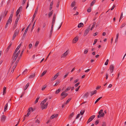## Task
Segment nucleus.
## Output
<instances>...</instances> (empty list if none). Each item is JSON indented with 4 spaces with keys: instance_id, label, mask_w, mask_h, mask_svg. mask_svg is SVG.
<instances>
[{
    "instance_id": "2eb2a0df",
    "label": "nucleus",
    "mask_w": 126,
    "mask_h": 126,
    "mask_svg": "<svg viewBox=\"0 0 126 126\" xmlns=\"http://www.w3.org/2000/svg\"><path fill=\"white\" fill-rule=\"evenodd\" d=\"M89 95V93L87 92L85 93V94L83 96V98H87Z\"/></svg>"
},
{
    "instance_id": "49530a36",
    "label": "nucleus",
    "mask_w": 126,
    "mask_h": 126,
    "mask_svg": "<svg viewBox=\"0 0 126 126\" xmlns=\"http://www.w3.org/2000/svg\"><path fill=\"white\" fill-rule=\"evenodd\" d=\"M102 98V97H101L98 98L95 102V104H96V103L99 101V100Z\"/></svg>"
},
{
    "instance_id": "a878e982",
    "label": "nucleus",
    "mask_w": 126,
    "mask_h": 126,
    "mask_svg": "<svg viewBox=\"0 0 126 126\" xmlns=\"http://www.w3.org/2000/svg\"><path fill=\"white\" fill-rule=\"evenodd\" d=\"M118 36H119V33H118L117 34V35H116V39L115 41V43L116 42L117 43L118 40Z\"/></svg>"
},
{
    "instance_id": "69168bd1",
    "label": "nucleus",
    "mask_w": 126,
    "mask_h": 126,
    "mask_svg": "<svg viewBox=\"0 0 126 126\" xmlns=\"http://www.w3.org/2000/svg\"><path fill=\"white\" fill-rule=\"evenodd\" d=\"M32 45L31 44H29V49L31 48L32 47Z\"/></svg>"
},
{
    "instance_id": "09e8293b",
    "label": "nucleus",
    "mask_w": 126,
    "mask_h": 126,
    "mask_svg": "<svg viewBox=\"0 0 126 126\" xmlns=\"http://www.w3.org/2000/svg\"><path fill=\"white\" fill-rule=\"evenodd\" d=\"M24 48H23L22 49V51H21V53L20 54V57L21 56L22 54H23V52L24 51Z\"/></svg>"
},
{
    "instance_id": "13d9d810",
    "label": "nucleus",
    "mask_w": 126,
    "mask_h": 126,
    "mask_svg": "<svg viewBox=\"0 0 126 126\" xmlns=\"http://www.w3.org/2000/svg\"><path fill=\"white\" fill-rule=\"evenodd\" d=\"M115 7V5L114 4H113L112 7L111 8V10H113L114 8Z\"/></svg>"
},
{
    "instance_id": "423d86ee",
    "label": "nucleus",
    "mask_w": 126,
    "mask_h": 126,
    "mask_svg": "<svg viewBox=\"0 0 126 126\" xmlns=\"http://www.w3.org/2000/svg\"><path fill=\"white\" fill-rule=\"evenodd\" d=\"M95 117V116L94 115H93L91 116L88 121L87 123L88 124Z\"/></svg>"
},
{
    "instance_id": "1a4fd4ad",
    "label": "nucleus",
    "mask_w": 126,
    "mask_h": 126,
    "mask_svg": "<svg viewBox=\"0 0 126 126\" xmlns=\"http://www.w3.org/2000/svg\"><path fill=\"white\" fill-rule=\"evenodd\" d=\"M13 12H11L10 16L9 17V18L7 21H8V22H10V21H12V17L13 15Z\"/></svg>"
},
{
    "instance_id": "39448f33",
    "label": "nucleus",
    "mask_w": 126,
    "mask_h": 126,
    "mask_svg": "<svg viewBox=\"0 0 126 126\" xmlns=\"http://www.w3.org/2000/svg\"><path fill=\"white\" fill-rule=\"evenodd\" d=\"M114 68V66L112 64L110 65V69L111 73H112L113 72Z\"/></svg>"
},
{
    "instance_id": "6ab92c4d",
    "label": "nucleus",
    "mask_w": 126,
    "mask_h": 126,
    "mask_svg": "<svg viewBox=\"0 0 126 126\" xmlns=\"http://www.w3.org/2000/svg\"><path fill=\"white\" fill-rule=\"evenodd\" d=\"M97 92V91L96 90H95L94 91L91 92H90V93L91 94V96H92L93 95L95 94Z\"/></svg>"
},
{
    "instance_id": "3c124183",
    "label": "nucleus",
    "mask_w": 126,
    "mask_h": 126,
    "mask_svg": "<svg viewBox=\"0 0 126 126\" xmlns=\"http://www.w3.org/2000/svg\"><path fill=\"white\" fill-rule=\"evenodd\" d=\"M47 87V86L45 85L42 88V91H44L45 89V88L46 87Z\"/></svg>"
},
{
    "instance_id": "b1692460",
    "label": "nucleus",
    "mask_w": 126,
    "mask_h": 126,
    "mask_svg": "<svg viewBox=\"0 0 126 126\" xmlns=\"http://www.w3.org/2000/svg\"><path fill=\"white\" fill-rule=\"evenodd\" d=\"M83 24L82 23H80L78 24V28H80L83 27Z\"/></svg>"
},
{
    "instance_id": "9b49d317",
    "label": "nucleus",
    "mask_w": 126,
    "mask_h": 126,
    "mask_svg": "<svg viewBox=\"0 0 126 126\" xmlns=\"http://www.w3.org/2000/svg\"><path fill=\"white\" fill-rule=\"evenodd\" d=\"M16 57L14 56V55H13L12 59H13L12 63V65H11L13 64L16 61V60L17 58V57L16 58Z\"/></svg>"
},
{
    "instance_id": "5701e85b",
    "label": "nucleus",
    "mask_w": 126,
    "mask_h": 126,
    "mask_svg": "<svg viewBox=\"0 0 126 126\" xmlns=\"http://www.w3.org/2000/svg\"><path fill=\"white\" fill-rule=\"evenodd\" d=\"M20 50H19L17 53H16V54H15V55H14V56L16 57V58L17 57H18V56L19 54L20 53Z\"/></svg>"
},
{
    "instance_id": "052dcab7",
    "label": "nucleus",
    "mask_w": 126,
    "mask_h": 126,
    "mask_svg": "<svg viewBox=\"0 0 126 126\" xmlns=\"http://www.w3.org/2000/svg\"><path fill=\"white\" fill-rule=\"evenodd\" d=\"M97 39H95L94 40V41L93 44V45H94L97 42Z\"/></svg>"
},
{
    "instance_id": "79ce46f5",
    "label": "nucleus",
    "mask_w": 126,
    "mask_h": 126,
    "mask_svg": "<svg viewBox=\"0 0 126 126\" xmlns=\"http://www.w3.org/2000/svg\"><path fill=\"white\" fill-rule=\"evenodd\" d=\"M18 49H18V48H17L16 49V50H15V51L14 53L13 54V55H15V54L17 52V51L18 50Z\"/></svg>"
},
{
    "instance_id": "20e7f679",
    "label": "nucleus",
    "mask_w": 126,
    "mask_h": 126,
    "mask_svg": "<svg viewBox=\"0 0 126 126\" xmlns=\"http://www.w3.org/2000/svg\"><path fill=\"white\" fill-rule=\"evenodd\" d=\"M30 25H31V24H30L28 25V26L27 27V28L25 30V32L24 33V34L23 35V37H22V39H23V38H24L25 37V35H26V33L28 31V29L29 28V27L30 26Z\"/></svg>"
},
{
    "instance_id": "cd10ccee",
    "label": "nucleus",
    "mask_w": 126,
    "mask_h": 126,
    "mask_svg": "<svg viewBox=\"0 0 126 126\" xmlns=\"http://www.w3.org/2000/svg\"><path fill=\"white\" fill-rule=\"evenodd\" d=\"M53 13V11L52 10L50 12H49L48 14V15L49 17H50L52 15Z\"/></svg>"
},
{
    "instance_id": "a211bd4d",
    "label": "nucleus",
    "mask_w": 126,
    "mask_h": 126,
    "mask_svg": "<svg viewBox=\"0 0 126 126\" xmlns=\"http://www.w3.org/2000/svg\"><path fill=\"white\" fill-rule=\"evenodd\" d=\"M6 118V117L4 115H3L1 118V120L2 121H4Z\"/></svg>"
},
{
    "instance_id": "774afa93",
    "label": "nucleus",
    "mask_w": 126,
    "mask_h": 126,
    "mask_svg": "<svg viewBox=\"0 0 126 126\" xmlns=\"http://www.w3.org/2000/svg\"><path fill=\"white\" fill-rule=\"evenodd\" d=\"M79 83H78L76 84L75 85V87H77L79 85Z\"/></svg>"
},
{
    "instance_id": "e433bc0d",
    "label": "nucleus",
    "mask_w": 126,
    "mask_h": 126,
    "mask_svg": "<svg viewBox=\"0 0 126 126\" xmlns=\"http://www.w3.org/2000/svg\"><path fill=\"white\" fill-rule=\"evenodd\" d=\"M84 112H85V110H81L80 112V115H83V114Z\"/></svg>"
},
{
    "instance_id": "5fc2aeb1",
    "label": "nucleus",
    "mask_w": 126,
    "mask_h": 126,
    "mask_svg": "<svg viewBox=\"0 0 126 126\" xmlns=\"http://www.w3.org/2000/svg\"><path fill=\"white\" fill-rule=\"evenodd\" d=\"M126 25V24L125 23H124L122 25V26H121V27H120V28H123V27H124L125 26V25Z\"/></svg>"
},
{
    "instance_id": "f03ea898",
    "label": "nucleus",
    "mask_w": 126,
    "mask_h": 126,
    "mask_svg": "<svg viewBox=\"0 0 126 126\" xmlns=\"http://www.w3.org/2000/svg\"><path fill=\"white\" fill-rule=\"evenodd\" d=\"M103 110H101L98 112L99 114L98 115L97 117L98 118H100V117H103L104 115V113L102 112Z\"/></svg>"
},
{
    "instance_id": "6e6552de",
    "label": "nucleus",
    "mask_w": 126,
    "mask_h": 126,
    "mask_svg": "<svg viewBox=\"0 0 126 126\" xmlns=\"http://www.w3.org/2000/svg\"><path fill=\"white\" fill-rule=\"evenodd\" d=\"M78 40V37L77 36L75 37L73 39L72 43H76Z\"/></svg>"
},
{
    "instance_id": "f257e3e1",
    "label": "nucleus",
    "mask_w": 126,
    "mask_h": 126,
    "mask_svg": "<svg viewBox=\"0 0 126 126\" xmlns=\"http://www.w3.org/2000/svg\"><path fill=\"white\" fill-rule=\"evenodd\" d=\"M19 32V30L16 29L14 33L13 34L12 38V40H13L15 38L16 36L17 35Z\"/></svg>"
},
{
    "instance_id": "0e129e2a",
    "label": "nucleus",
    "mask_w": 126,
    "mask_h": 126,
    "mask_svg": "<svg viewBox=\"0 0 126 126\" xmlns=\"http://www.w3.org/2000/svg\"><path fill=\"white\" fill-rule=\"evenodd\" d=\"M91 8H90L87 10V12H90L91 11Z\"/></svg>"
},
{
    "instance_id": "c9c22d12",
    "label": "nucleus",
    "mask_w": 126,
    "mask_h": 126,
    "mask_svg": "<svg viewBox=\"0 0 126 126\" xmlns=\"http://www.w3.org/2000/svg\"><path fill=\"white\" fill-rule=\"evenodd\" d=\"M53 29H51V30L50 32V37H51L52 35V33L53 32Z\"/></svg>"
},
{
    "instance_id": "864d4df0",
    "label": "nucleus",
    "mask_w": 126,
    "mask_h": 126,
    "mask_svg": "<svg viewBox=\"0 0 126 126\" xmlns=\"http://www.w3.org/2000/svg\"><path fill=\"white\" fill-rule=\"evenodd\" d=\"M108 62H109V59H108L106 60L105 63V65H107L108 64Z\"/></svg>"
},
{
    "instance_id": "412c9836",
    "label": "nucleus",
    "mask_w": 126,
    "mask_h": 126,
    "mask_svg": "<svg viewBox=\"0 0 126 126\" xmlns=\"http://www.w3.org/2000/svg\"><path fill=\"white\" fill-rule=\"evenodd\" d=\"M35 76V74L32 73L31 75H30L29 77V78L30 79H31L32 78L34 77Z\"/></svg>"
},
{
    "instance_id": "4be33fe9",
    "label": "nucleus",
    "mask_w": 126,
    "mask_h": 126,
    "mask_svg": "<svg viewBox=\"0 0 126 126\" xmlns=\"http://www.w3.org/2000/svg\"><path fill=\"white\" fill-rule=\"evenodd\" d=\"M47 100V99H44L43 101L41 103V105H44V103L46 102V101Z\"/></svg>"
},
{
    "instance_id": "9d476101",
    "label": "nucleus",
    "mask_w": 126,
    "mask_h": 126,
    "mask_svg": "<svg viewBox=\"0 0 126 126\" xmlns=\"http://www.w3.org/2000/svg\"><path fill=\"white\" fill-rule=\"evenodd\" d=\"M60 72H58L52 78L51 81H53L58 76L59 74H60Z\"/></svg>"
},
{
    "instance_id": "ea45409f",
    "label": "nucleus",
    "mask_w": 126,
    "mask_h": 126,
    "mask_svg": "<svg viewBox=\"0 0 126 126\" xmlns=\"http://www.w3.org/2000/svg\"><path fill=\"white\" fill-rule=\"evenodd\" d=\"M61 89H59L57 90L55 92L56 94H58L61 91Z\"/></svg>"
},
{
    "instance_id": "f704fd0d",
    "label": "nucleus",
    "mask_w": 126,
    "mask_h": 126,
    "mask_svg": "<svg viewBox=\"0 0 126 126\" xmlns=\"http://www.w3.org/2000/svg\"><path fill=\"white\" fill-rule=\"evenodd\" d=\"M55 18L53 17L52 23H53V24H54L55 22Z\"/></svg>"
},
{
    "instance_id": "72a5a7b5",
    "label": "nucleus",
    "mask_w": 126,
    "mask_h": 126,
    "mask_svg": "<svg viewBox=\"0 0 126 126\" xmlns=\"http://www.w3.org/2000/svg\"><path fill=\"white\" fill-rule=\"evenodd\" d=\"M75 2H72L71 4V6L72 7H74L75 5Z\"/></svg>"
},
{
    "instance_id": "f8f14e48",
    "label": "nucleus",
    "mask_w": 126,
    "mask_h": 126,
    "mask_svg": "<svg viewBox=\"0 0 126 126\" xmlns=\"http://www.w3.org/2000/svg\"><path fill=\"white\" fill-rule=\"evenodd\" d=\"M38 6H37V7L36 8V9L35 13L33 15V18H35V17L36 15V14L37 12V11L38 10Z\"/></svg>"
},
{
    "instance_id": "2f4dec72",
    "label": "nucleus",
    "mask_w": 126,
    "mask_h": 126,
    "mask_svg": "<svg viewBox=\"0 0 126 126\" xmlns=\"http://www.w3.org/2000/svg\"><path fill=\"white\" fill-rule=\"evenodd\" d=\"M27 72V69H25L22 73L23 74H25Z\"/></svg>"
},
{
    "instance_id": "aec40b11",
    "label": "nucleus",
    "mask_w": 126,
    "mask_h": 126,
    "mask_svg": "<svg viewBox=\"0 0 126 126\" xmlns=\"http://www.w3.org/2000/svg\"><path fill=\"white\" fill-rule=\"evenodd\" d=\"M74 112H73L71 113L70 115L69 116V119H71L72 118V117L74 115Z\"/></svg>"
},
{
    "instance_id": "0eeeda50",
    "label": "nucleus",
    "mask_w": 126,
    "mask_h": 126,
    "mask_svg": "<svg viewBox=\"0 0 126 126\" xmlns=\"http://www.w3.org/2000/svg\"><path fill=\"white\" fill-rule=\"evenodd\" d=\"M48 103L47 102L46 103L45 105V104L43 105H41V108L42 110H43L44 109H46L48 106Z\"/></svg>"
},
{
    "instance_id": "393cba45",
    "label": "nucleus",
    "mask_w": 126,
    "mask_h": 126,
    "mask_svg": "<svg viewBox=\"0 0 126 126\" xmlns=\"http://www.w3.org/2000/svg\"><path fill=\"white\" fill-rule=\"evenodd\" d=\"M35 110V109H33L32 107H30L29 108L28 110H29V112H30L31 111H33Z\"/></svg>"
},
{
    "instance_id": "7c9ffc66",
    "label": "nucleus",
    "mask_w": 126,
    "mask_h": 126,
    "mask_svg": "<svg viewBox=\"0 0 126 126\" xmlns=\"http://www.w3.org/2000/svg\"><path fill=\"white\" fill-rule=\"evenodd\" d=\"M3 95H4V94L6 93V88L4 87L3 88Z\"/></svg>"
},
{
    "instance_id": "a18cd8bd",
    "label": "nucleus",
    "mask_w": 126,
    "mask_h": 126,
    "mask_svg": "<svg viewBox=\"0 0 126 126\" xmlns=\"http://www.w3.org/2000/svg\"><path fill=\"white\" fill-rule=\"evenodd\" d=\"M71 88L70 87H68L67 88H66V89L65 90L64 92H66L69 90L71 89Z\"/></svg>"
},
{
    "instance_id": "37998d69",
    "label": "nucleus",
    "mask_w": 126,
    "mask_h": 126,
    "mask_svg": "<svg viewBox=\"0 0 126 126\" xmlns=\"http://www.w3.org/2000/svg\"><path fill=\"white\" fill-rule=\"evenodd\" d=\"M20 11H19V10H17V11L16 15V16H17L18 15Z\"/></svg>"
},
{
    "instance_id": "58836bf2",
    "label": "nucleus",
    "mask_w": 126,
    "mask_h": 126,
    "mask_svg": "<svg viewBox=\"0 0 126 126\" xmlns=\"http://www.w3.org/2000/svg\"><path fill=\"white\" fill-rule=\"evenodd\" d=\"M39 98H40V97H38L36 98V100L35 101V102H34V104H35L36 103L38 102V100L39 99Z\"/></svg>"
},
{
    "instance_id": "f3484780",
    "label": "nucleus",
    "mask_w": 126,
    "mask_h": 126,
    "mask_svg": "<svg viewBox=\"0 0 126 126\" xmlns=\"http://www.w3.org/2000/svg\"><path fill=\"white\" fill-rule=\"evenodd\" d=\"M12 42H10L9 45V46H8V47H7L6 49L7 51H8L9 50V49L10 48L11 46H12Z\"/></svg>"
},
{
    "instance_id": "bf43d9fd",
    "label": "nucleus",
    "mask_w": 126,
    "mask_h": 126,
    "mask_svg": "<svg viewBox=\"0 0 126 126\" xmlns=\"http://www.w3.org/2000/svg\"><path fill=\"white\" fill-rule=\"evenodd\" d=\"M35 22H34L33 24V26L32 27V29H31V31H32V30L33 29V28H34V25H35Z\"/></svg>"
},
{
    "instance_id": "ddd939ff",
    "label": "nucleus",
    "mask_w": 126,
    "mask_h": 126,
    "mask_svg": "<svg viewBox=\"0 0 126 126\" xmlns=\"http://www.w3.org/2000/svg\"><path fill=\"white\" fill-rule=\"evenodd\" d=\"M58 116V114H53L50 117V119H52L54 118L57 117Z\"/></svg>"
},
{
    "instance_id": "c03bdc74",
    "label": "nucleus",
    "mask_w": 126,
    "mask_h": 126,
    "mask_svg": "<svg viewBox=\"0 0 126 126\" xmlns=\"http://www.w3.org/2000/svg\"><path fill=\"white\" fill-rule=\"evenodd\" d=\"M95 23H93V24L92 25V26L91 29V30H92L93 29V28H94V27L95 26Z\"/></svg>"
},
{
    "instance_id": "8fccbe9b",
    "label": "nucleus",
    "mask_w": 126,
    "mask_h": 126,
    "mask_svg": "<svg viewBox=\"0 0 126 126\" xmlns=\"http://www.w3.org/2000/svg\"><path fill=\"white\" fill-rule=\"evenodd\" d=\"M123 15V12H122L121 13V14L120 17V19H119V21H120V20L122 18Z\"/></svg>"
},
{
    "instance_id": "e2e57ef3",
    "label": "nucleus",
    "mask_w": 126,
    "mask_h": 126,
    "mask_svg": "<svg viewBox=\"0 0 126 126\" xmlns=\"http://www.w3.org/2000/svg\"><path fill=\"white\" fill-rule=\"evenodd\" d=\"M17 65H16V64H15L13 67V69L14 70V69L16 68Z\"/></svg>"
},
{
    "instance_id": "4c0bfd02",
    "label": "nucleus",
    "mask_w": 126,
    "mask_h": 126,
    "mask_svg": "<svg viewBox=\"0 0 126 126\" xmlns=\"http://www.w3.org/2000/svg\"><path fill=\"white\" fill-rule=\"evenodd\" d=\"M95 0H94L91 3L90 6H92L95 3Z\"/></svg>"
},
{
    "instance_id": "c756f323",
    "label": "nucleus",
    "mask_w": 126,
    "mask_h": 126,
    "mask_svg": "<svg viewBox=\"0 0 126 126\" xmlns=\"http://www.w3.org/2000/svg\"><path fill=\"white\" fill-rule=\"evenodd\" d=\"M47 71H45L42 73L40 75V77H42L46 73Z\"/></svg>"
},
{
    "instance_id": "de8ad7c7",
    "label": "nucleus",
    "mask_w": 126,
    "mask_h": 126,
    "mask_svg": "<svg viewBox=\"0 0 126 126\" xmlns=\"http://www.w3.org/2000/svg\"><path fill=\"white\" fill-rule=\"evenodd\" d=\"M30 112H29V110H28V112L27 113V114L25 115V117L26 116V117H28L29 115L31 113Z\"/></svg>"
},
{
    "instance_id": "4468645a",
    "label": "nucleus",
    "mask_w": 126,
    "mask_h": 126,
    "mask_svg": "<svg viewBox=\"0 0 126 126\" xmlns=\"http://www.w3.org/2000/svg\"><path fill=\"white\" fill-rule=\"evenodd\" d=\"M69 52V50H67L66 51L63 53V58L66 57L68 55V53Z\"/></svg>"
},
{
    "instance_id": "6e6d98bb",
    "label": "nucleus",
    "mask_w": 126,
    "mask_h": 126,
    "mask_svg": "<svg viewBox=\"0 0 126 126\" xmlns=\"http://www.w3.org/2000/svg\"><path fill=\"white\" fill-rule=\"evenodd\" d=\"M69 73V72L67 73L66 74L63 76V78H66V77L68 75Z\"/></svg>"
},
{
    "instance_id": "4d7b16f0",
    "label": "nucleus",
    "mask_w": 126,
    "mask_h": 126,
    "mask_svg": "<svg viewBox=\"0 0 126 126\" xmlns=\"http://www.w3.org/2000/svg\"><path fill=\"white\" fill-rule=\"evenodd\" d=\"M39 43V42L38 41H36V42L35 43V47L37 46L38 45V44Z\"/></svg>"
},
{
    "instance_id": "c85d7f7f",
    "label": "nucleus",
    "mask_w": 126,
    "mask_h": 126,
    "mask_svg": "<svg viewBox=\"0 0 126 126\" xmlns=\"http://www.w3.org/2000/svg\"><path fill=\"white\" fill-rule=\"evenodd\" d=\"M71 99L70 98H69L66 101V102L64 103V104L66 105L71 100Z\"/></svg>"
},
{
    "instance_id": "dca6fc26",
    "label": "nucleus",
    "mask_w": 126,
    "mask_h": 126,
    "mask_svg": "<svg viewBox=\"0 0 126 126\" xmlns=\"http://www.w3.org/2000/svg\"><path fill=\"white\" fill-rule=\"evenodd\" d=\"M20 15H18L17 16V18L16 20L15 23H16V24H17V22L19 19L20 17Z\"/></svg>"
},
{
    "instance_id": "603ef678",
    "label": "nucleus",
    "mask_w": 126,
    "mask_h": 126,
    "mask_svg": "<svg viewBox=\"0 0 126 126\" xmlns=\"http://www.w3.org/2000/svg\"><path fill=\"white\" fill-rule=\"evenodd\" d=\"M65 93V92H63V97H65L68 95L67 93Z\"/></svg>"
},
{
    "instance_id": "680f3d73",
    "label": "nucleus",
    "mask_w": 126,
    "mask_h": 126,
    "mask_svg": "<svg viewBox=\"0 0 126 126\" xmlns=\"http://www.w3.org/2000/svg\"><path fill=\"white\" fill-rule=\"evenodd\" d=\"M19 59H20L19 58H18L17 60L16 61V62L15 64H16V65H17V63H18Z\"/></svg>"
},
{
    "instance_id": "7ed1b4c3",
    "label": "nucleus",
    "mask_w": 126,
    "mask_h": 126,
    "mask_svg": "<svg viewBox=\"0 0 126 126\" xmlns=\"http://www.w3.org/2000/svg\"><path fill=\"white\" fill-rule=\"evenodd\" d=\"M90 26H89L85 30L84 34H83V36H85L89 32L90 30Z\"/></svg>"
},
{
    "instance_id": "a19ab883",
    "label": "nucleus",
    "mask_w": 126,
    "mask_h": 126,
    "mask_svg": "<svg viewBox=\"0 0 126 126\" xmlns=\"http://www.w3.org/2000/svg\"><path fill=\"white\" fill-rule=\"evenodd\" d=\"M88 49L86 48V49H85V50L84 51V54H86L88 52Z\"/></svg>"
},
{
    "instance_id": "bb28decb",
    "label": "nucleus",
    "mask_w": 126,
    "mask_h": 126,
    "mask_svg": "<svg viewBox=\"0 0 126 126\" xmlns=\"http://www.w3.org/2000/svg\"><path fill=\"white\" fill-rule=\"evenodd\" d=\"M8 107V103H7L5 106L4 107V111H5L7 110Z\"/></svg>"
},
{
    "instance_id": "473e14b6",
    "label": "nucleus",
    "mask_w": 126,
    "mask_h": 126,
    "mask_svg": "<svg viewBox=\"0 0 126 126\" xmlns=\"http://www.w3.org/2000/svg\"><path fill=\"white\" fill-rule=\"evenodd\" d=\"M29 83H27L26 85V86H25V88H24V90H25L27 89V87H29Z\"/></svg>"
},
{
    "instance_id": "338daca9",
    "label": "nucleus",
    "mask_w": 126,
    "mask_h": 126,
    "mask_svg": "<svg viewBox=\"0 0 126 126\" xmlns=\"http://www.w3.org/2000/svg\"><path fill=\"white\" fill-rule=\"evenodd\" d=\"M53 1H54L53 0L50 3V6H52V5L53 4Z\"/></svg>"
}]
</instances>
